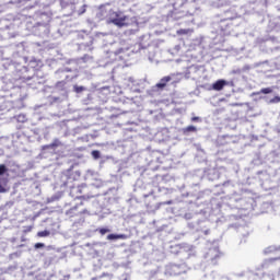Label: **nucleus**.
Returning <instances> with one entry per match:
<instances>
[{"label": "nucleus", "mask_w": 280, "mask_h": 280, "mask_svg": "<svg viewBox=\"0 0 280 280\" xmlns=\"http://www.w3.org/2000/svg\"><path fill=\"white\" fill-rule=\"evenodd\" d=\"M173 10L167 14L168 21H178L189 14V7L191 3L187 0H171Z\"/></svg>", "instance_id": "nucleus-1"}, {"label": "nucleus", "mask_w": 280, "mask_h": 280, "mask_svg": "<svg viewBox=\"0 0 280 280\" xmlns=\"http://www.w3.org/2000/svg\"><path fill=\"white\" fill-rule=\"evenodd\" d=\"M70 192L69 195L73 200H80V205H91V198L93 196H86L85 194L89 191V186L86 184H81L78 186H69Z\"/></svg>", "instance_id": "nucleus-2"}, {"label": "nucleus", "mask_w": 280, "mask_h": 280, "mask_svg": "<svg viewBox=\"0 0 280 280\" xmlns=\"http://www.w3.org/2000/svg\"><path fill=\"white\" fill-rule=\"evenodd\" d=\"M107 23L115 25L116 27H128V15L119 9H112L109 11V18Z\"/></svg>", "instance_id": "nucleus-3"}, {"label": "nucleus", "mask_w": 280, "mask_h": 280, "mask_svg": "<svg viewBox=\"0 0 280 280\" xmlns=\"http://www.w3.org/2000/svg\"><path fill=\"white\" fill-rule=\"evenodd\" d=\"M212 27L219 36H231L233 34V23L221 18H215Z\"/></svg>", "instance_id": "nucleus-4"}, {"label": "nucleus", "mask_w": 280, "mask_h": 280, "mask_svg": "<svg viewBox=\"0 0 280 280\" xmlns=\"http://www.w3.org/2000/svg\"><path fill=\"white\" fill-rule=\"evenodd\" d=\"M82 173L80 171H73V165L63 171L60 176L61 187H71L75 180L80 178Z\"/></svg>", "instance_id": "nucleus-5"}, {"label": "nucleus", "mask_w": 280, "mask_h": 280, "mask_svg": "<svg viewBox=\"0 0 280 280\" xmlns=\"http://www.w3.org/2000/svg\"><path fill=\"white\" fill-rule=\"evenodd\" d=\"M40 19L43 22H37V32L38 36L42 38L51 36L52 30L49 27V23L51 22V14L49 13H42Z\"/></svg>", "instance_id": "nucleus-6"}, {"label": "nucleus", "mask_w": 280, "mask_h": 280, "mask_svg": "<svg viewBox=\"0 0 280 280\" xmlns=\"http://www.w3.org/2000/svg\"><path fill=\"white\" fill-rule=\"evenodd\" d=\"M203 257L211 266H218V264H220V259L224 257V253L220 250V247L218 245H214L208 248Z\"/></svg>", "instance_id": "nucleus-7"}, {"label": "nucleus", "mask_w": 280, "mask_h": 280, "mask_svg": "<svg viewBox=\"0 0 280 280\" xmlns=\"http://www.w3.org/2000/svg\"><path fill=\"white\" fill-rule=\"evenodd\" d=\"M66 215H69L70 218L91 215V201L86 205H80V202L75 203V206L66 211Z\"/></svg>", "instance_id": "nucleus-8"}, {"label": "nucleus", "mask_w": 280, "mask_h": 280, "mask_svg": "<svg viewBox=\"0 0 280 280\" xmlns=\"http://www.w3.org/2000/svg\"><path fill=\"white\" fill-rule=\"evenodd\" d=\"M77 39L79 42V49H84L85 51H93V40H95V38H93L91 34H88L86 32H81L77 35Z\"/></svg>", "instance_id": "nucleus-9"}, {"label": "nucleus", "mask_w": 280, "mask_h": 280, "mask_svg": "<svg viewBox=\"0 0 280 280\" xmlns=\"http://www.w3.org/2000/svg\"><path fill=\"white\" fill-rule=\"evenodd\" d=\"M180 82V78L176 74H170L163 77L153 89H158L159 91H163L166 86H176Z\"/></svg>", "instance_id": "nucleus-10"}, {"label": "nucleus", "mask_w": 280, "mask_h": 280, "mask_svg": "<svg viewBox=\"0 0 280 280\" xmlns=\"http://www.w3.org/2000/svg\"><path fill=\"white\" fill-rule=\"evenodd\" d=\"M23 80L26 82L30 89H40L45 84V77L39 74L24 75Z\"/></svg>", "instance_id": "nucleus-11"}, {"label": "nucleus", "mask_w": 280, "mask_h": 280, "mask_svg": "<svg viewBox=\"0 0 280 280\" xmlns=\"http://www.w3.org/2000/svg\"><path fill=\"white\" fill-rule=\"evenodd\" d=\"M187 270H189V268L187 267V264H185V262H182V264H171L166 268V272L171 277H178L180 275H186Z\"/></svg>", "instance_id": "nucleus-12"}, {"label": "nucleus", "mask_w": 280, "mask_h": 280, "mask_svg": "<svg viewBox=\"0 0 280 280\" xmlns=\"http://www.w3.org/2000/svg\"><path fill=\"white\" fill-rule=\"evenodd\" d=\"M73 73V69L69 67H62L55 71V77L57 80H65L66 82H71V80H75V74Z\"/></svg>", "instance_id": "nucleus-13"}, {"label": "nucleus", "mask_w": 280, "mask_h": 280, "mask_svg": "<svg viewBox=\"0 0 280 280\" xmlns=\"http://www.w3.org/2000/svg\"><path fill=\"white\" fill-rule=\"evenodd\" d=\"M110 12H113V4L110 2H107L98 7L96 16L100 21H104V19H107L108 22V19L110 18Z\"/></svg>", "instance_id": "nucleus-14"}, {"label": "nucleus", "mask_w": 280, "mask_h": 280, "mask_svg": "<svg viewBox=\"0 0 280 280\" xmlns=\"http://www.w3.org/2000/svg\"><path fill=\"white\" fill-rule=\"evenodd\" d=\"M172 194V189L166 188L165 186H154L148 194H142L143 198H149L152 195L160 198L161 196H167Z\"/></svg>", "instance_id": "nucleus-15"}, {"label": "nucleus", "mask_w": 280, "mask_h": 280, "mask_svg": "<svg viewBox=\"0 0 280 280\" xmlns=\"http://www.w3.org/2000/svg\"><path fill=\"white\" fill-rule=\"evenodd\" d=\"M60 145H62L60 139L55 138L51 143L42 147L40 154H47V152L49 154H56V150H58Z\"/></svg>", "instance_id": "nucleus-16"}, {"label": "nucleus", "mask_w": 280, "mask_h": 280, "mask_svg": "<svg viewBox=\"0 0 280 280\" xmlns=\"http://www.w3.org/2000/svg\"><path fill=\"white\" fill-rule=\"evenodd\" d=\"M242 195L234 192L232 196H228V201L225 203L230 209H242Z\"/></svg>", "instance_id": "nucleus-17"}, {"label": "nucleus", "mask_w": 280, "mask_h": 280, "mask_svg": "<svg viewBox=\"0 0 280 280\" xmlns=\"http://www.w3.org/2000/svg\"><path fill=\"white\" fill-rule=\"evenodd\" d=\"M54 91L63 97H69V85L66 80L58 81L54 86Z\"/></svg>", "instance_id": "nucleus-18"}, {"label": "nucleus", "mask_w": 280, "mask_h": 280, "mask_svg": "<svg viewBox=\"0 0 280 280\" xmlns=\"http://www.w3.org/2000/svg\"><path fill=\"white\" fill-rule=\"evenodd\" d=\"M203 178L210 182L218 180V178H220V171L215 167L205 168Z\"/></svg>", "instance_id": "nucleus-19"}, {"label": "nucleus", "mask_w": 280, "mask_h": 280, "mask_svg": "<svg viewBox=\"0 0 280 280\" xmlns=\"http://www.w3.org/2000/svg\"><path fill=\"white\" fill-rule=\"evenodd\" d=\"M218 18L223 21H229L231 23V21H234V19H237V11H235V9H229Z\"/></svg>", "instance_id": "nucleus-20"}, {"label": "nucleus", "mask_w": 280, "mask_h": 280, "mask_svg": "<svg viewBox=\"0 0 280 280\" xmlns=\"http://www.w3.org/2000/svg\"><path fill=\"white\" fill-rule=\"evenodd\" d=\"M43 67V61L38 59H31L28 62V67H24L23 71L27 72L30 69H33L34 71H38Z\"/></svg>", "instance_id": "nucleus-21"}, {"label": "nucleus", "mask_w": 280, "mask_h": 280, "mask_svg": "<svg viewBox=\"0 0 280 280\" xmlns=\"http://www.w3.org/2000/svg\"><path fill=\"white\" fill-rule=\"evenodd\" d=\"M127 86L132 91L133 93H139V81L135 80V78L129 77L127 79Z\"/></svg>", "instance_id": "nucleus-22"}, {"label": "nucleus", "mask_w": 280, "mask_h": 280, "mask_svg": "<svg viewBox=\"0 0 280 280\" xmlns=\"http://www.w3.org/2000/svg\"><path fill=\"white\" fill-rule=\"evenodd\" d=\"M234 142L235 140H233V136H229V135L220 136L217 139L218 145H228V143H234Z\"/></svg>", "instance_id": "nucleus-23"}, {"label": "nucleus", "mask_w": 280, "mask_h": 280, "mask_svg": "<svg viewBox=\"0 0 280 280\" xmlns=\"http://www.w3.org/2000/svg\"><path fill=\"white\" fill-rule=\"evenodd\" d=\"M16 91L18 93H21V94L15 108H23L25 106V104H23V100L27 98V92H25V89H21V88H16Z\"/></svg>", "instance_id": "nucleus-24"}, {"label": "nucleus", "mask_w": 280, "mask_h": 280, "mask_svg": "<svg viewBox=\"0 0 280 280\" xmlns=\"http://www.w3.org/2000/svg\"><path fill=\"white\" fill-rule=\"evenodd\" d=\"M150 158H151V159H149V167H150V170H153V171L159 170V165L152 166V163H159V151H153L150 154Z\"/></svg>", "instance_id": "nucleus-25"}, {"label": "nucleus", "mask_w": 280, "mask_h": 280, "mask_svg": "<svg viewBox=\"0 0 280 280\" xmlns=\"http://www.w3.org/2000/svg\"><path fill=\"white\" fill-rule=\"evenodd\" d=\"M67 97L61 96H48V104L50 106H56V104H62Z\"/></svg>", "instance_id": "nucleus-26"}, {"label": "nucleus", "mask_w": 280, "mask_h": 280, "mask_svg": "<svg viewBox=\"0 0 280 280\" xmlns=\"http://www.w3.org/2000/svg\"><path fill=\"white\" fill-rule=\"evenodd\" d=\"M198 132V128L194 125H189L188 127H184L182 128V133L185 136V137H189V135H194Z\"/></svg>", "instance_id": "nucleus-27"}, {"label": "nucleus", "mask_w": 280, "mask_h": 280, "mask_svg": "<svg viewBox=\"0 0 280 280\" xmlns=\"http://www.w3.org/2000/svg\"><path fill=\"white\" fill-rule=\"evenodd\" d=\"M72 91H73V93H75L78 95V97H81V95H84V93H86V91H89V88L74 84L72 88Z\"/></svg>", "instance_id": "nucleus-28"}, {"label": "nucleus", "mask_w": 280, "mask_h": 280, "mask_svg": "<svg viewBox=\"0 0 280 280\" xmlns=\"http://www.w3.org/2000/svg\"><path fill=\"white\" fill-rule=\"evenodd\" d=\"M226 84H229V82H226V80L220 79L212 84V89H213V91H222V89H224V86H226Z\"/></svg>", "instance_id": "nucleus-29"}, {"label": "nucleus", "mask_w": 280, "mask_h": 280, "mask_svg": "<svg viewBox=\"0 0 280 280\" xmlns=\"http://www.w3.org/2000/svg\"><path fill=\"white\" fill-rule=\"evenodd\" d=\"M106 240L109 242H117L118 240H128V235L126 234H108Z\"/></svg>", "instance_id": "nucleus-30"}, {"label": "nucleus", "mask_w": 280, "mask_h": 280, "mask_svg": "<svg viewBox=\"0 0 280 280\" xmlns=\"http://www.w3.org/2000/svg\"><path fill=\"white\" fill-rule=\"evenodd\" d=\"M246 71H250V66L245 65L243 68H234L231 73L233 75H242V73H246Z\"/></svg>", "instance_id": "nucleus-31"}, {"label": "nucleus", "mask_w": 280, "mask_h": 280, "mask_svg": "<svg viewBox=\"0 0 280 280\" xmlns=\"http://www.w3.org/2000/svg\"><path fill=\"white\" fill-rule=\"evenodd\" d=\"M262 100H265L266 104H279L280 96H264Z\"/></svg>", "instance_id": "nucleus-32"}, {"label": "nucleus", "mask_w": 280, "mask_h": 280, "mask_svg": "<svg viewBox=\"0 0 280 280\" xmlns=\"http://www.w3.org/2000/svg\"><path fill=\"white\" fill-rule=\"evenodd\" d=\"M10 170L5 164H0V180H5L4 176H8Z\"/></svg>", "instance_id": "nucleus-33"}, {"label": "nucleus", "mask_w": 280, "mask_h": 280, "mask_svg": "<svg viewBox=\"0 0 280 280\" xmlns=\"http://www.w3.org/2000/svg\"><path fill=\"white\" fill-rule=\"evenodd\" d=\"M54 1L56 0H37V5H39V8H49Z\"/></svg>", "instance_id": "nucleus-34"}, {"label": "nucleus", "mask_w": 280, "mask_h": 280, "mask_svg": "<svg viewBox=\"0 0 280 280\" xmlns=\"http://www.w3.org/2000/svg\"><path fill=\"white\" fill-rule=\"evenodd\" d=\"M276 250H280V246L277 247L275 245H271V246L265 248L264 253H265V255H270V253H275Z\"/></svg>", "instance_id": "nucleus-35"}, {"label": "nucleus", "mask_w": 280, "mask_h": 280, "mask_svg": "<svg viewBox=\"0 0 280 280\" xmlns=\"http://www.w3.org/2000/svg\"><path fill=\"white\" fill-rule=\"evenodd\" d=\"M14 117H15L16 121H19V124H25V121H27V116L25 114H20Z\"/></svg>", "instance_id": "nucleus-36"}, {"label": "nucleus", "mask_w": 280, "mask_h": 280, "mask_svg": "<svg viewBox=\"0 0 280 280\" xmlns=\"http://www.w3.org/2000/svg\"><path fill=\"white\" fill-rule=\"evenodd\" d=\"M1 145H4V148H10V138L8 137H1L0 138Z\"/></svg>", "instance_id": "nucleus-37"}, {"label": "nucleus", "mask_w": 280, "mask_h": 280, "mask_svg": "<svg viewBox=\"0 0 280 280\" xmlns=\"http://www.w3.org/2000/svg\"><path fill=\"white\" fill-rule=\"evenodd\" d=\"M91 156L92 159H94V161H97L98 159L102 158V152H100V150H93L91 152Z\"/></svg>", "instance_id": "nucleus-38"}, {"label": "nucleus", "mask_w": 280, "mask_h": 280, "mask_svg": "<svg viewBox=\"0 0 280 280\" xmlns=\"http://www.w3.org/2000/svg\"><path fill=\"white\" fill-rule=\"evenodd\" d=\"M277 259H280V258H271V259L265 260L262 264V268H270V266H272V262L277 261Z\"/></svg>", "instance_id": "nucleus-39"}, {"label": "nucleus", "mask_w": 280, "mask_h": 280, "mask_svg": "<svg viewBox=\"0 0 280 280\" xmlns=\"http://www.w3.org/2000/svg\"><path fill=\"white\" fill-rule=\"evenodd\" d=\"M261 93L264 95H270V93H272V88H264L259 92H257V95H261Z\"/></svg>", "instance_id": "nucleus-40"}, {"label": "nucleus", "mask_w": 280, "mask_h": 280, "mask_svg": "<svg viewBox=\"0 0 280 280\" xmlns=\"http://www.w3.org/2000/svg\"><path fill=\"white\" fill-rule=\"evenodd\" d=\"M49 235H51L49 230H44L37 233V237H49Z\"/></svg>", "instance_id": "nucleus-41"}, {"label": "nucleus", "mask_w": 280, "mask_h": 280, "mask_svg": "<svg viewBox=\"0 0 280 280\" xmlns=\"http://www.w3.org/2000/svg\"><path fill=\"white\" fill-rule=\"evenodd\" d=\"M184 219L185 220H196L198 222V218L196 217V214H192L191 212L185 213Z\"/></svg>", "instance_id": "nucleus-42"}, {"label": "nucleus", "mask_w": 280, "mask_h": 280, "mask_svg": "<svg viewBox=\"0 0 280 280\" xmlns=\"http://www.w3.org/2000/svg\"><path fill=\"white\" fill-rule=\"evenodd\" d=\"M5 179H0V194H5L8 189H5Z\"/></svg>", "instance_id": "nucleus-43"}, {"label": "nucleus", "mask_w": 280, "mask_h": 280, "mask_svg": "<svg viewBox=\"0 0 280 280\" xmlns=\"http://www.w3.org/2000/svg\"><path fill=\"white\" fill-rule=\"evenodd\" d=\"M137 32H139V24H136L135 28L127 30V34H136Z\"/></svg>", "instance_id": "nucleus-44"}, {"label": "nucleus", "mask_w": 280, "mask_h": 280, "mask_svg": "<svg viewBox=\"0 0 280 280\" xmlns=\"http://www.w3.org/2000/svg\"><path fill=\"white\" fill-rule=\"evenodd\" d=\"M98 233H101V235H106V233H110V229L108 228H100Z\"/></svg>", "instance_id": "nucleus-45"}, {"label": "nucleus", "mask_w": 280, "mask_h": 280, "mask_svg": "<svg viewBox=\"0 0 280 280\" xmlns=\"http://www.w3.org/2000/svg\"><path fill=\"white\" fill-rule=\"evenodd\" d=\"M135 49H136L135 52L139 54L141 49H145V46H143V44H136Z\"/></svg>", "instance_id": "nucleus-46"}, {"label": "nucleus", "mask_w": 280, "mask_h": 280, "mask_svg": "<svg viewBox=\"0 0 280 280\" xmlns=\"http://www.w3.org/2000/svg\"><path fill=\"white\" fill-rule=\"evenodd\" d=\"M61 197H62V192H59L58 195L51 196L50 201L55 202V200H60Z\"/></svg>", "instance_id": "nucleus-47"}, {"label": "nucleus", "mask_w": 280, "mask_h": 280, "mask_svg": "<svg viewBox=\"0 0 280 280\" xmlns=\"http://www.w3.org/2000/svg\"><path fill=\"white\" fill-rule=\"evenodd\" d=\"M196 224H198V221L196 223L194 222H188V228L194 231V229L198 230V228H196Z\"/></svg>", "instance_id": "nucleus-48"}, {"label": "nucleus", "mask_w": 280, "mask_h": 280, "mask_svg": "<svg viewBox=\"0 0 280 280\" xmlns=\"http://www.w3.org/2000/svg\"><path fill=\"white\" fill-rule=\"evenodd\" d=\"M56 259V257L50 256V257H46L45 258V264H51V261H54Z\"/></svg>", "instance_id": "nucleus-49"}, {"label": "nucleus", "mask_w": 280, "mask_h": 280, "mask_svg": "<svg viewBox=\"0 0 280 280\" xmlns=\"http://www.w3.org/2000/svg\"><path fill=\"white\" fill-rule=\"evenodd\" d=\"M86 12V4L81 5V10L78 11L79 14H84Z\"/></svg>", "instance_id": "nucleus-50"}, {"label": "nucleus", "mask_w": 280, "mask_h": 280, "mask_svg": "<svg viewBox=\"0 0 280 280\" xmlns=\"http://www.w3.org/2000/svg\"><path fill=\"white\" fill-rule=\"evenodd\" d=\"M34 248L38 249V248H45V244L44 243H36L34 245Z\"/></svg>", "instance_id": "nucleus-51"}, {"label": "nucleus", "mask_w": 280, "mask_h": 280, "mask_svg": "<svg viewBox=\"0 0 280 280\" xmlns=\"http://www.w3.org/2000/svg\"><path fill=\"white\" fill-rule=\"evenodd\" d=\"M222 185L224 187H233V182L232 180H228V182H224Z\"/></svg>", "instance_id": "nucleus-52"}, {"label": "nucleus", "mask_w": 280, "mask_h": 280, "mask_svg": "<svg viewBox=\"0 0 280 280\" xmlns=\"http://www.w3.org/2000/svg\"><path fill=\"white\" fill-rule=\"evenodd\" d=\"M124 51H126V49L118 48L116 51H114V54H115V56H119V54H124Z\"/></svg>", "instance_id": "nucleus-53"}, {"label": "nucleus", "mask_w": 280, "mask_h": 280, "mask_svg": "<svg viewBox=\"0 0 280 280\" xmlns=\"http://www.w3.org/2000/svg\"><path fill=\"white\" fill-rule=\"evenodd\" d=\"M8 104H9V103L0 104V112H1V110H8Z\"/></svg>", "instance_id": "nucleus-54"}, {"label": "nucleus", "mask_w": 280, "mask_h": 280, "mask_svg": "<svg viewBox=\"0 0 280 280\" xmlns=\"http://www.w3.org/2000/svg\"><path fill=\"white\" fill-rule=\"evenodd\" d=\"M155 178H156L158 180H165V179L167 178V175H163V176L156 175Z\"/></svg>", "instance_id": "nucleus-55"}, {"label": "nucleus", "mask_w": 280, "mask_h": 280, "mask_svg": "<svg viewBox=\"0 0 280 280\" xmlns=\"http://www.w3.org/2000/svg\"><path fill=\"white\" fill-rule=\"evenodd\" d=\"M142 183H143V182H141V180H138V182L136 183V190H137V189H141Z\"/></svg>", "instance_id": "nucleus-56"}, {"label": "nucleus", "mask_w": 280, "mask_h": 280, "mask_svg": "<svg viewBox=\"0 0 280 280\" xmlns=\"http://www.w3.org/2000/svg\"><path fill=\"white\" fill-rule=\"evenodd\" d=\"M229 0H218V5H225Z\"/></svg>", "instance_id": "nucleus-57"}, {"label": "nucleus", "mask_w": 280, "mask_h": 280, "mask_svg": "<svg viewBox=\"0 0 280 280\" xmlns=\"http://www.w3.org/2000/svg\"><path fill=\"white\" fill-rule=\"evenodd\" d=\"M191 121H202V118L195 116L191 118Z\"/></svg>", "instance_id": "nucleus-58"}, {"label": "nucleus", "mask_w": 280, "mask_h": 280, "mask_svg": "<svg viewBox=\"0 0 280 280\" xmlns=\"http://www.w3.org/2000/svg\"><path fill=\"white\" fill-rule=\"evenodd\" d=\"M217 280H231V279H229V277L226 276H221V277H218Z\"/></svg>", "instance_id": "nucleus-59"}, {"label": "nucleus", "mask_w": 280, "mask_h": 280, "mask_svg": "<svg viewBox=\"0 0 280 280\" xmlns=\"http://www.w3.org/2000/svg\"><path fill=\"white\" fill-rule=\"evenodd\" d=\"M30 231H32V226L26 228V229L23 231V233H30Z\"/></svg>", "instance_id": "nucleus-60"}, {"label": "nucleus", "mask_w": 280, "mask_h": 280, "mask_svg": "<svg viewBox=\"0 0 280 280\" xmlns=\"http://www.w3.org/2000/svg\"><path fill=\"white\" fill-rule=\"evenodd\" d=\"M177 34H187V31H185V30H179V31H177Z\"/></svg>", "instance_id": "nucleus-61"}, {"label": "nucleus", "mask_w": 280, "mask_h": 280, "mask_svg": "<svg viewBox=\"0 0 280 280\" xmlns=\"http://www.w3.org/2000/svg\"><path fill=\"white\" fill-rule=\"evenodd\" d=\"M238 232L244 233V226H238Z\"/></svg>", "instance_id": "nucleus-62"}, {"label": "nucleus", "mask_w": 280, "mask_h": 280, "mask_svg": "<svg viewBox=\"0 0 280 280\" xmlns=\"http://www.w3.org/2000/svg\"><path fill=\"white\" fill-rule=\"evenodd\" d=\"M202 215H207V210H200V212Z\"/></svg>", "instance_id": "nucleus-63"}, {"label": "nucleus", "mask_w": 280, "mask_h": 280, "mask_svg": "<svg viewBox=\"0 0 280 280\" xmlns=\"http://www.w3.org/2000/svg\"><path fill=\"white\" fill-rule=\"evenodd\" d=\"M21 242H27V238H25V236H22Z\"/></svg>", "instance_id": "nucleus-64"}]
</instances>
